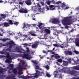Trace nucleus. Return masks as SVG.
Instances as JSON below:
<instances>
[{
    "mask_svg": "<svg viewBox=\"0 0 79 79\" xmlns=\"http://www.w3.org/2000/svg\"><path fill=\"white\" fill-rule=\"evenodd\" d=\"M2 46H5V47H9V48L7 49L6 50L9 52H11V49L10 48H12L13 46L16 45V44H15V43L13 41L11 40L9 42H7L5 44H2Z\"/></svg>",
    "mask_w": 79,
    "mask_h": 79,
    "instance_id": "1",
    "label": "nucleus"
},
{
    "mask_svg": "<svg viewBox=\"0 0 79 79\" xmlns=\"http://www.w3.org/2000/svg\"><path fill=\"white\" fill-rule=\"evenodd\" d=\"M62 23L64 26L70 25L72 24V19H64L62 20Z\"/></svg>",
    "mask_w": 79,
    "mask_h": 79,
    "instance_id": "2",
    "label": "nucleus"
},
{
    "mask_svg": "<svg viewBox=\"0 0 79 79\" xmlns=\"http://www.w3.org/2000/svg\"><path fill=\"white\" fill-rule=\"evenodd\" d=\"M36 73H35L34 75L35 76H32V77H34L37 79L38 78L39 76H42V74H44V71L41 72V73L40 71L38 70H36Z\"/></svg>",
    "mask_w": 79,
    "mask_h": 79,
    "instance_id": "3",
    "label": "nucleus"
},
{
    "mask_svg": "<svg viewBox=\"0 0 79 79\" xmlns=\"http://www.w3.org/2000/svg\"><path fill=\"white\" fill-rule=\"evenodd\" d=\"M27 50H26V52L27 53V54H24L23 55V56H22L23 59H24V58H26V59H28V60H30V59L31 57H29V54H30V50H29V48H26Z\"/></svg>",
    "mask_w": 79,
    "mask_h": 79,
    "instance_id": "4",
    "label": "nucleus"
},
{
    "mask_svg": "<svg viewBox=\"0 0 79 79\" xmlns=\"http://www.w3.org/2000/svg\"><path fill=\"white\" fill-rule=\"evenodd\" d=\"M68 74H70L71 76H76V74H77V71L74 70H72L69 71L68 72Z\"/></svg>",
    "mask_w": 79,
    "mask_h": 79,
    "instance_id": "5",
    "label": "nucleus"
},
{
    "mask_svg": "<svg viewBox=\"0 0 79 79\" xmlns=\"http://www.w3.org/2000/svg\"><path fill=\"white\" fill-rule=\"evenodd\" d=\"M18 11L19 13H27L28 12L27 9L24 8L20 9L19 10H18Z\"/></svg>",
    "mask_w": 79,
    "mask_h": 79,
    "instance_id": "6",
    "label": "nucleus"
},
{
    "mask_svg": "<svg viewBox=\"0 0 79 79\" xmlns=\"http://www.w3.org/2000/svg\"><path fill=\"white\" fill-rule=\"evenodd\" d=\"M39 44H40V42L39 41H37L35 42V44H33L32 45V48H35L37 47L38 45Z\"/></svg>",
    "mask_w": 79,
    "mask_h": 79,
    "instance_id": "7",
    "label": "nucleus"
},
{
    "mask_svg": "<svg viewBox=\"0 0 79 79\" xmlns=\"http://www.w3.org/2000/svg\"><path fill=\"white\" fill-rule=\"evenodd\" d=\"M18 77L19 78H21V79H29V78H31V77L30 76L27 77L22 75H19L18 76Z\"/></svg>",
    "mask_w": 79,
    "mask_h": 79,
    "instance_id": "8",
    "label": "nucleus"
},
{
    "mask_svg": "<svg viewBox=\"0 0 79 79\" xmlns=\"http://www.w3.org/2000/svg\"><path fill=\"white\" fill-rule=\"evenodd\" d=\"M62 70L64 72H66V73H67L68 74V72H69V71H70V69L68 68V67H64L62 69Z\"/></svg>",
    "mask_w": 79,
    "mask_h": 79,
    "instance_id": "9",
    "label": "nucleus"
},
{
    "mask_svg": "<svg viewBox=\"0 0 79 79\" xmlns=\"http://www.w3.org/2000/svg\"><path fill=\"white\" fill-rule=\"evenodd\" d=\"M6 53L7 54L6 56V58H9V60H13V58H11V56L10 55V53L7 52Z\"/></svg>",
    "mask_w": 79,
    "mask_h": 79,
    "instance_id": "10",
    "label": "nucleus"
},
{
    "mask_svg": "<svg viewBox=\"0 0 79 79\" xmlns=\"http://www.w3.org/2000/svg\"><path fill=\"white\" fill-rule=\"evenodd\" d=\"M66 56L69 55H72V52L71 51H67L64 52Z\"/></svg>",
    "mask_w": 79,
    "mask_h": 79,
    "instance_id": "11",
    "label": "nucleus"
},
{
    "mask_svg": "<svg viewBox=\"0 0 79 79\" xmlns=\"http://www.w3.org/2000/svg\"><path fill=\"white\" fill-rule=\"evenodd\" d=\"M75 44L77 47H79V39L76 38L75 39Z\"/></svg>",
    "mask_w": 79,
    "mask_h": 79,
    "instance_id": "12",
    "label": "nucleus"
},
{
    "mask_svg": "<svg viewBox=\"0 0 79 79\" xmlns=\"http://www.w3.org/2000/svg\"><path fill=\"white\" fill-rule=\"evenodd\" d=\"M52 23L53 24H59L60 21L56 19H54L52 20Z\"/></svg>",
    "mask_w": 79,
    "mask_h": 79,
    "instance_id": "13",
    "label": "nucleus"
},
{
    "mask_svg": "<svg viewBox=\"0 0 79 79\" xmlns=\"http://www.w3.org/2000/svg\"><path fill=\"white\" fill-rule=\"evenodd\" d=\"M50 30L47 28H45L44 30V32L46 34H50Z\"/></svg>",
    "mask_w": 79,
    "mask_h": 79,
    "instance_id": "14",
    "label": "nucleus"
},
{
    "mask_svg": "<svg viewBox=\"0 0 79 79\" xmlns=\"http://www.w3.org/2000/svg\"><path fill=\"white\" fill-rule=\"evenodd\" d=\"M27 1H25V3L27 5H31L32 4L31 0H26Z\"/></svg>",
    "mask_w": 79,
    "mask_h": 79,
    "instance_id": "15",
    "label": "nucleus"
},
{
    "mask_svg": "<svg viewBox=\"0 0 79 79\" xmlns=\"http://www.w3.org/2000/svg\"><path fill=\"white\" fill-rule=\"evenodd\" d=\"M24 25L23 26V27L22 28V29H23L24 28H27V27H30V25H29V24H27L26 25V24L25 23H24Z\"/></svg>",
    "mask_w": 79,
    "mask_h": 79,
    "instance_id": "16",
    "label": "nucleus"
},
{
    "mask_svg": "<svg viewBox=\"0 0 79 79\" xmlns=\"http://www.w3.org/2000/svg\"><path fill=\"white\" fill-rule=\"evenodd\" d=\"M0 40H1V41H2V42H6V40H10V39H9L8 38H6V39L1 38V39H0Z\"/></svg>",
    "mask_w": 79,
    "mask_h": 79,
    "instance_id": "17",
    "label": "nucleus"
},
{
    "mask_svg": "<svg viewBox=\"0 0 79 79\" xmlns=\"http://www.w3.org/2000/svg\"><path fill=\"white\" fill-rule=\"evenodd\" d=\"M73 69H75V70H79V65H77L73 67Z\"/></svg>",
    "mask_w": 79,
    "mask_h": 79,
    "instance_id": "18",
    "label": "nucleus"
},
{
    "mask_svg": "<svg viewBox=\"0 0 79 79\" xmlns=\"http://www.w3.org/2000/svg\"><path fill=\"white\" fill-rule=\"evenodd\" d=\"M13 71L15 75H16L18 73V71L15 68H14L13 69Z\"/></svg>",
    "mask_w": 79,
    "mask_h": 79,
    "instance_id": "19",
    "label": "nucleus"
},
{
    "mask_svg": "<svg viewBox=\"0 0 79 79\" xmlns=\"http://www.w3.org/2000/svg\"><path fill=\"white\" fill-rule=\"evenodd\" d=\"M8 26H10V25L8 23L5 22L4 23V27H8Z\"/></svg>",
    "mask_w": 79,
    "mask_h": 79,
    "instance_id": "20",
    "label": "nucleus"
},
{
    "mask_svg": "<svg viewBox=\"0 0 79 79\" xmlns=\"http://www.w3.org/2000/svg\"><path fill=\"white\" fill-rule=\"evenodd\" d=\"M63 62L64 66H68V62L63 60Z\"/></svg>",
    "mask_w": 79,
    "mask_h": 79,
    "instance_id": "21",
    "label": "nucleus"
},
{
    "mask_svg": "<svg viewBox=\"0 0 79 79\" xmlns=\"http://www.w3.org/2000/svg\"><path fill=\"white\" fill-rule=\"evenodd\" d=\"M50 10H53L55 9L54 6L53 5H51L49 6Z\"/></svg>",
    "mask_w": 79,
    "mask_h": 79,
    "instance_id": "22",
    "label": "nucleus"
},
{
    "mask_svg": "<svg viewBox=\"0 0 79 79\" xmlns=\"http://www.w3.org/2000/svg\"><path fill=\"white\" fill-rule=\"evenodd\" d=\"M39 24L38 25V26L39 27V29H43V28L41 26L43 24L42 23H39V22L38 23Z\"/></svg>",
    "mask_w": 79,
    "mask_h": 79,
    "instance_id": "23",
    "label": "nucleus"
},
{
    "mask_svg": "<svg viewBox=\"0 0 79 79\" xmlns=\"http://www.w3.org/2000/svg\"><path fill=\"white\" fill-rule=\"evenodd\" d=\"M55 58L56 59H58V58H60V56H59L58 54H56V56H54Z\"/></svg>",
    "mask_w": 79,
    "mask_h": 79,
    "instance_id": "24",
    "label": "nucleus"
},
{
    "mask_svg": "<svg viewBox=\"0 0 79 79\" xmlns=\"http://www.w3.org/2000/svg\"><path fill=\"white\" fill-rule=\"evenodd\" d=\"M32 62L34 64H36L37 65L38 64V62H37V61H34L33 60H32Z\"/></svg>",
    "mask_w": 79,
    "mask_h": 79,
    "instance_id": "25",
    "label": "nucleus"
},
{
    "mask_svg": "<svg viewBox=\"0 0 79 79\" xmlns=\"http://www.w3.org/2000/svg\"><path fill=\"white\" fill-rule=\"evenodd\" d=\"M64 43H63V44H61L60 45H59V47H60V48H63L64 46Z\"/></svg>",
    "mask_w": 79,
    "mask_h": 79,
    "instance_id": "26",
    "label": "nucleus"
},
{
    "mask_svg": "<svg viewBox=\"0 0 79 79\" xmlns=\"http://www.w3.org/2000/svg\"><path fill=\"white\" fill-rule=\"evenodd\" d=\"M29 34H31V35L32 36H36L37 35H36L35 34L33 33H32V32H30L29 33Z\"/></svg>",
    "mask_w": 79,
    "mask_h": 79,
    "instance_id": "27",
    "label": "nucleus"
},
{
    "mask_svg": "<svg viewBox=\"0 0 79 79\" xmlns=\"http://www.w3.org/2000/svg\"><path fill=\"white\" fill-rule=\"evenodd\" d=\"M1 17H2V18L5 19V17H6V15L4 14H1Z\"/></svg>",
    "mask_w": 79,
    "mask_h": 79,
    "instance_id": "28",
    "label": "nucleus"
},
{
    "mask_svg": "<svg viewBox=\"0 0 79 79\" xmlns=\"http://www.w3.org/2000/svg\"><path fill=\"white\" fill-rule=\"evenodd\" d=\"M73 39L72 38H70V39L69 40H67V41L69 43H71V42H73Z\"/></svg>",
    "mask_w": 79,
    "mask_h": 79,
    "instance_id": "29",
    "label": "nucleus"
},
{
    "mask_svg": "<svg viewBox=\"0 0 79 79\" xmlns=\"http://www.w3.org/2000/svg\"><path fill=\"white\" fill-rule=\"evenodd\" d=\"M8 21L9 22L8 23L9 25L11 24V25H12V24H13V23L12 20H10Z\"/></svg>",
    "mask_w": 79,
    "mask_h": 79,
    "instance_id": "30",
    "label": "nucleus"
},
{
    "mask_svg": "<svg viewBox=\"0 0 79 79\" xmlns=\"http://www.w3.org/2000/svg\"><path fill=\"white\" fill-rule=\"evenodd\" d=\"M57 61L59 63H62L63 62V60L61 59H59L57 60Z\"/></svg>",
    "mask_w": 79,
    "mask_h": 79,
    "instance_id": "31",
    "label": "nucleus"
},
{
    "mask_svg": "<svg viewBox=\"0 0 79 79\" xmlns=\"http://www.w3.org/2000/svg\"><path fill=\"white\" fill-rule=\"evenodd\" d=\"M46 76L48 77H51V75H50V74L48 73H46Z\"/></svg>",
    "mask_w": 79,
    "mask_h": 79,
    "instance_id": "32",
    "label": "nucleus"
},
{
    "mask_svg": "<svg viewBox=\"0 0 79 79\" xmlns=\"http://www.w3.org/2000/svg\"><path fill=\"white\" fill-rule=\"evenodd\" d=\"M66 6V5L65 4V3H62V6L61 7L62 8H64V7H65Z\"/></svg>",
    "mask_w": 79,
    "mask_h": 79,
    "instance_id": "33",
    "label": "nucleus"
},
{
    "mask_svg": "<svg viewBox=\"0 0 79 79\" xmlns=\"http://www.w3.org/2000/svg\"><path fill=\"white\" fill-rule=\"evenodd\" d=\"M17 51L18 53H22L23 52L19 50V48H17Z\"/></svg>",
    "mask_w": 79,
    "mask_h": 79,
    "instance_id": "34",
    "label": "nucleus"
},
{
    "mask_svg": "<svg viewBox=\"0 0 79 79\" xmlns=\"http://www.w3.org/2000/svg\"><path fill=\"white\" fill-rule=\"evenodd\" d=\"M22 71H19V73H18V75H21V74H23Z\"/></svg>",
    "mask_w": 79,
    "mask_h": 79,
    "instance_id": "35",
    "label": "nucleus"
},
{
    "mask_svg": "<svg viewBox=\"0 0 79 79\" xmlns=\"http://www.w3.org/2000/svg\"><path fill=\"white\" fill-rule=\"evenodd\" d=\"M73 52L74 53H76L77 55L79 54V52L76 50H74L73 51Z\"/></svg>",
    "mask_w": 79,
    "mask_h": 79,
    "instance_id": "36",
    "label": "nucleus"
},
{
    "mask_svg": "<svg viewBox=\"0 0 79 79\" xmlns=\"http://www.w3.org/2000/svg\"><path fill=\"white\" fill-rule=\"evenodd\" d=\"M45 68L47 69V70H48L50 69V67L48 66V65H47L45 67Z\"/></svg>",
    "mask_w": 79,
    "mask_h": 79,
    "instance_id": "37",
    "label": "nucleus"
},
{
    "mask_svg": "<svg viewBox=\"0 0 79 79\" xmlns=\"http://www.w3.org/2000/svg\"><path fill=\"white\" fill-rule=\"evenodd\" d=\"M36 69H39V66L38 65H35Z\"/></svg>",
    "mask_w": 79,
    "mask_h": 79,
    "instance_id": "38",
    "label": "nucleus"
},
{
    "mask_svg": "<svg viewBox=\"0 0 79 79\" xmlns=\"http://www.w3.org/2000/svg\"><path fill=\"white\" fill-rule=\"evenodd\" d=\"M6 63H11V61H10V60H9V59H6L5 60Z\"/></svg>",
    "mask_w": 79,
    "mask_h": 79,
    "instance_id": "39",
    "label": "nucleus"
},
{
    "mask_svg": "<svg viewBox=\"0 0 79 79\" xmlns=\"http://www.w3.org/2000/svg\"><path fill=\"white\" fill-rule=\"evenodd\" d=\"M10 67H11V69H13V68H14V65L13 64H10Z\"/></svg>",
    "mask_w": 79,
    "mask_h": 79,
    "instance_id": "40",
    "label": "nucleus"
},
{
    "mask_svg": "<svg viewBox=\"0 0 79 79\" xmlns=\"http://www.w3.org/2000/svg\"><path fill=\"white\" fill-rule=\"evenodd\" d=\"M19 67H20V68H23V67H24V65H19Z\"/></svg>",
    "mask_w": 79,
    "mask_h": 79,
    "instance_id": "41",
    "label": "nucleus"
},
{
    "mask_svg": "<svg viewBox=\"0 0 79 79\" xmlns=\"http://www.w3.org/2000/svg\"><path fill=\"white\" fill-rule=\"evenodd\" d=\"M50 1L51 3H53V4H55V2L53 0L51 1Z\"/></svg>",
    "mask_w": 79,
    "mask_h": 79,
    "instance_id": "42",
    "label": "nucleus"
},
{
    "mask_svg": "<svg viewBox=\"0 0 79 79\" xmlns=\"http://www.w3.org/2000/svg\"><path fill=\"white\" fill-rule=\"evenodd\" d=\"M46 3L48 5H50V3H51L50 1H47V2Z\"/></svg>",
    "mask_w": 79,
    "mask_h": 79,
    "instance_id": "43",
    "label": "nucleus"
},
{
    "mask_svg": "<svg viewBox=\"0 0 79 79\" xmlns=\"http://www.w3.org/2000/svg\"><path fill=\"white\" fill-rule=\"evenodd\" d=\"M19 4L20 5H23V1H20L19 2Z\"/></svg>",
    "mask_w": 79,
    "mask_h": 79,
    "instance_id": "44",
    "label": "nucleus"
},
{
    "mask_svg": "<svg viewBox=\"0 0 79 79\" xmlns=\"http://www.w3.org/2000/svg\"><path fill=\"white\" fill-rule=\"evenodd\" d=\"M61 3V2L60 1H58V2H56V4L57 5H58V4H60V3Z\"/></svg>",
    "mask_w": 79,
    "mask_h": 79,
    "instance_id": "45",
    "label": "nucleus"
},
{
    "mask_svg": "<svg viewBox=\"0 0 79 79\" xmlns=\"http://www.w3.org/2000/svg\"><path fill=\"white\" fill-rule=\"evenodd\" d=\"M18 69L19 71H23V69L21 68H18Z\"/></svg>",
    "mask_w": 79,
    "mask_h": 79,
    "instance_id": "46",
    "label": "nucleus"
},
{
    "mask_svg": "<svg viewBox=\"0 0 79 79\" xmlns=\"http://www.w3.org/2000/svg\"><path fill=\"white\" fill-rule=\"evenodd\" d=\"M3 73V70H2V69L0 70V74H2Z\"/></svg>",
    "mask_w": 79,
    "mask_h": 79,
    "instance_id": "47",
    "label": "nucleus"
},
{
    "mask_svg": "<svg viewBox=\"0 0 79 79\" xmlns=\"http://www.w3.org/2000/svg\"><path fill=\"white\" fill-rule=\"evenodd\" d=\"M70 79H79V77L77 78H76L75 77H73L72 78H71Z\"/></svg>",
    "mask_w": 79,
    "mask_h": 79,
    "instance_id": "48",
    "label": "nucleus"
},
{
    "mask_svg": "<svg viewBox=\"0 0 79 79\" xmlns=\"http://www.w3.org/2000/svg\"><path fill=\"white\" fill-rule=\"evenodd\" d=\"M15 77H16L15 76H14V75H12L11 76V77H12V79L15 78Z\"/></svg>",
    "mask_w": 79,
    "mask_h": 79,
    "instance_id": "49",
    "label": "nucleus"
},
{
    "mask_svg": "<svg viewBox=\"0 0 79 79\" xmlns=\"http://www.w3.org/2000/svg\"><path fill=\"white\" fill-rule=\"evenodd\" d=\"M0 53H1V54H2V55H4V54H5V52H0Z\"/></svg>",
    "mask_w": 79,
    "mask_h": 79,
    "instance_id": "50",
    "label": "nucleus"
},
{
    "mask_svg": "<svg viewBox=\"0 0 79 79\" xmlns=\"http://www.w3.org/2000/svg\"><path fill=\"white\" fill-rule=\"evenodd\" d=\"M68 61H69V63H71V61H72V60L71 59H69L68 60Z\"/></svg>",
    "mask_w": 79,
    "mask_h": 79,
    "instance_id": "51",
    "label": "nucleus"
},
{
    "mask_svg": "<svg viewBox=\"0 0 79 79\" xmlns=\"http://www.w3.org/2000/svg\"><path fill=\"white\" fill-rule=\"evenodd\" d=\"M53 46H54V47H58V44H53Z\"/></svg>",
    "mask_w": 79,
    "mask_h": 79,
    "instance_id": "52",
    "label": "nucleus"
},
{
    "mask_svg": "<svg viewBox=\"0 0 79 79\" xmlns=\"http://www.w3.org/2000/svg\"><path fill=\"white\" fill-rule=\"evenodd\" d=\"M39 56L41 59H43V58H44V56H41V55H40Z\"/></svg>",
    "mask_w": 79,
    "mask_h": 79,
    "instance_id": "53",
    "label": "nucleus"
},
{
    "mask_svg": "<svg viewBox=\"0 0 79 79\" xmlns=\"http://www.w3.org/2000/svg\"><path fill=\"white\" fill-rule=\"evenodd\" d=\"M14 24L15 25H16V26H18V22H15L14 23Z\"/></svg>",
    "mask_w": 79,
    "mask_h": 79,
    "instance_id": "54",
    "label": "nucleus"
},
{
    "mask_svg": "<svg viewBox=\"0 0 79 79\" xmlns=\"http://www.w3.org/2000/svg\"><path fill=\"white\" fill-rule=\"evenodd\" d=\"M59 78V79H60V78H62V75H61V74H60Z\"/></svg>",
    "mask_w": 79,
    "mask_h": 79,
    "instance_id": "55",
    "label": "nucleus"
},
{
    "mask_svg": "<svg viewBox=\"0 0 79 79\" xmlns=\"http://www.w3.org/2000/svg\"><path fill=\"white\" fill-rule=\"evenodd\" d=\"M69 8V7L67 6L65 7V10H67V9H68Z\"/></svg>",
    "mask_w": 79,
    "mask_h": 79,
    "instance_id": "56",
    "label": "nucleus"
},
{
    "mask_svg": "<svg viewBox=\"0 0 79 79\" xmlns=\"http://www.w3.org/2000/svg\"><path fill=\"white\" fill-rule=\"evenodd\" d=\"M41 4H42V5H44V2H40Z\"/></svg>",
    "mask_w": 79,
    "mask_h": 79,
    "instance_id": "57",
    "label": "nucleus"
},
{
    "mask_svg": "<svg viewBox=\"0 0 79 79\" xmlns=\"http://www.w3.org/2000/svg\"><path fill=\"white\" fill-rule=\"evenodd\" d=\"M15 2H16V0H15L12 1V3H15Z\"/></svg>",
    "mask_w": 79,
    "mask_h": 79,
    "instance_id": "58",
    "label": "nucleus"
},
{
    "mask_svg": "<svg viewBox=\"0 0 79 79\" xmlns=\"http://www.w3.org/2000/svg\"><path fill=\"white\" fill-rule=\"evenodd\" d=\"M9 34L10 35H13V33H10L9 32Z\"/></svg>",
    "mask_w": 79,
    "mask_h": 79,
    "instance_id": "59",
    "label": "nucleus"
},
{
    "mask_svg": "<svg viewBox=\"0 0 79 79\" xmlns=\"http://www.w3.org/2000/svg\"><path fill=\"white\" fill-rule=\"evenodd\" d=\"M31 53H30V54L31 55H32V54H34V52H31Z\"/></svg>",
    "mask_w": 79,
    "mask_h": 79,
    "instance_id": "60",
    "label": "nucleus"
},
{
    "mask_svg": "<svg viewBox=\"0 0 79 79\" xmlns=\"http://www.w3.org/2000/svg\"><path fill=\"white\" fill-rule=\"evenodd\" d=\"M23 45H25V46H27V43L24 44Z\"/></svg>",
    "mask_w": 79,
    "mask_h": 79,
    "instance_id": "61",
    "label": "nucleus"
},
{
    "mask_svg": "<svg viewBox=\"0 0 79 79\" xmlns=\"http://www.w3.org/2000/svg\"><path fill=\"white\" fill-rule=\"evenodd\" d=\"M3 25H4V23H1L0 24V26H3Z\"/></svg>",
    "mask_w": 79,
    "mask_h": 79,
    "instance_id": "62",
    "label": "nucleus"
},
{
    "mask_svg": "<svg viewBox=\"0 0 79 79\" xmlns=\"http://www.w3.org/2000/svg\"><path fill=\"white\" fill-rule=\"evenodd\" d=\"M38 7H39V8H40V7H41L40 5L39 4H38Z\"/></svg>",
    "mask_w": 79,
    "mask_h": 79,
    "instance_id": "63",
    "label": "nucleus"
},
{
    "mask_svg": "<svg viewBox=\"0 0 79 79\" xmlns=\"http://www.w3.org/2000/svg\"><path fill=\"white\" fill-rule=\"evenodd\" d=\"M0 3H3V1L1 0H0Z\"/></svg>",
    "mask_w": 79,
    "mask_h": 79,
    "instance_id": "64",
    "label": "nucleus"
}]
</instances>
